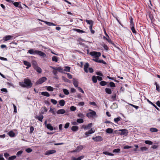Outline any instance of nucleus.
<instances>
[{
    "label": "nucleus",
    "mask_w": 160,
    "mask_h": 160,
    "mask_svg": "<svg viewBox=\"0 0 160 160\" xmlns=\"http://www.w3.org/2000/svg\"><path fill=\"white\" fill-rule=\"evenodd\" d=\"M8 135L11 137H14L15 135V133L12 131H10L8 133Z\"/></svg>",
    "instance_id": "nucleus-24"
},
{
    "label": "nucleus",
    "mask_w": 160,
    "mask_h": 160,
    "mask_svg": "<svg viewBox=\"0 0 160 160\" xmlns=\"http://www.w3.org/2000/svg\"><path fill=\"white\" fill-rule=\"evenodd\" d=\"M97 77L95 76H93L92 77V80L94 83H96L97 82Z\"/></svg>",
    "instance_id": "nucleus-34"
},
{
    "label": "nucleus",
    "mask_w": 160,
    "mask_h": 160,
    "mask_svg": "<svg viewBox=\"0 0 160 160\" xmlns=\"http://www.w3.org/2000/svg\"><path fill=\"white\" fill-rule=\"evenodd\" d=\"M23 63L24 65L26 66L27 67H26V68L27 69H28L30 67H31V64L30 63L26 61H23Z\"/></svg>",
    "instance_id": "nucleus-13"
},
{
    "label": "nucleus",
    "mask_w": 160,
    "mask_h": 160,
    "mask_svg": "<svg viewBox=\"0 0 160 160\" xmlns=\"http://www.w3.org/2000/svg\"><path fill=\"white\" fill-rule=\"evenodd\" d=\"M120 149L119 148H117L116 149H114L112 152L113 153L114 152H118L120 151Z\"/></svg>",
    "instance_id": "nucleus-51"
},
{
    "label": "nucleus",
    "mask_w": 160,
    "mask_h": 160,
    "mask_svg": "<svg viewBox=\"0 0 160 160\" xmlns=\"http://www.w3.org/2000/svg\"><path fill=\"white\" fill-rule=\"evenodd\" d=\"M46 127L48 129H49L51 131H52L54 130V128L50 123L48 124L47 125Z\"/></svg>",
    "instance_id": "nucleus-16"
},
{
    "label": "nucleus",
    "mask_w": 160,
    "mask_h": 160,
    "mask_svg": "<svg viewBox=\"0 0 160 160\" xmlns=\"http://www.w3.org/2000/svg\"><path fill=\"white\" fill-rule=\"evenodd\" d=\"M78 117L81 118H84V115L82 113H79L78 114Z\"/></svg>",
    "instance_id": "nucleus-48"
},
{
    "label": "nucleus",
    "mask_w": 160,
    "mask_h": 160,
    "mask_svg": "<svg viewBox=\"0 0 160 160\" xmlns=\"http://www.w3.org/2000/svg\"><path fill=\"white\" fill-rule=\"evenodd\" d=\"M51 68L52 69H53L57 70L58 71L60 72H63V70L62 68L61 67H51Z\"/></svg>",
    "instance_id": "nucleus-11"
},
{
    "label": "nucleus",
    "mask_w": 160,
    "mask_h": 160,
    "mask_svg": "<svg viewBox=\"0 0 160 160\" xmlns=\"http://www.w3.org/2000/svg\"><path fill=\"white\" fill-rule=\"evenodd\" d=\"M4 156L6 158H7L9 156V154L8 153H5L4 154Z\"/></svg>",
    "instance_id": "nucleus-63"
},
{
    "label": "nucleus",
    "mask_w": 160,
    "mask_h": 160,
    "mask_svg": "<svg viewBox=\"0 0 160 160\" xmlns=\"http://www.w3.org/2000/svg\"><path fill=\"white\" fill-rule=\"evenodd\" d=\"M77 122L78 123H82L84 122V121L82 118H79L77 120Z\"/></svg>",
    "instance_id": "nucleus-37"
},
{
    "label": "nucleus",
    "mask_w": 160,
    "mask_h": 160,
    "mask_svg": "<svg viewBox=\"0 0 160 160\" xmlns=\"http://www.w3.org/2000/svg\"><path fill=\"white\" fill-rule=\"evenodd\" d=\"M33 84L32 83L31 81L29 79L25 78L24 82H19V85L23 88H31Z\"/></svg>",
    "instance_id": "nucleus-1"
},
{
    "label": "nucleus",
    "mask_w": 160,
    "mask_h": 160,
    "mask_svg": "<svg viewBox=\"0 0 160 160\" xmlns=\"http://www.w3.org/2000/svg\"><path fill=\"white\" fill-rule=\"evenodd\" d=\"M116 94H115L114 95H113L111 96V98L112 99V100H113L115 101L116 100Z\"/></svg>",
    "instance_id": "nucleus-53"
},
{
    "label": "nucleus",
    "mask_w": 160,
    "mask_h": 160,
    "mask_svg": "<svg viewBox=\"0 0 160 160\" xmlns=\"http://www.w3.org/2000/svg\"><path fill=\"white\" fill-rule=\"evenodd\" d=\"M73 30L79 33H85L86 32L83 30H80L78 29L74 28Z\"/></svg>",
    "instance_id": "nucleus-19"
},
{
    "label": "nucleus",
    "mask_w": 160,
    "mask_h": 160,
    "mask_svg": "<svg viewBox=\"0 0 160 160\" xmlns=\"http://www.w3.org/2000/svg\"><path fill=\"white\" fill-rule=\"evenodd\" d=\"M16 158V156L15 155L12 156L11 157H9L8 159V160H14Z\"/></svg>",
    "instance_id": "nucleus-46"
},
{
    "label": "nucleus",
    "mask_w": 160,
    "mask_h": 160,
    "mask_svg": "<svg viewBox=\"0 0 160 160\" xmlns=\"http://www.w3.org/2000/svg\"><path fill=\"white\" fill-rule=\"evenodd\" d=\"M83 148V146L82 145H80L77 147L76 148V151L78 152H79L81 150H82Z\"/></svg>",
    "instance_id": "nucleus-28"
},
{
    "label": "nucleus",
    "mask_w": 160,
    "mask_h": 160,
    "mask_svg": "<svg viewBox=\"0 0 160 160\" xmlns=\"http://www.w3.org/2000/svg\"><path fill=\"white\" fill-rule=\"evenodd\" d=\"M36 71L39 73H41L42 72V69L38 66H36L34 67Z\"/></svg>",
    "instance_id": "nucleus-21"
},
{
    "label": "nucleus",
    "mask_w": 160,
    "mask_h": 160,
    "mask_svg": "<svg viewBox=\"0 0 160 160\" xmlns=\"http://www.w3.org/2000/svg\"><path fill=\"white\" fill-rule=\"evenodd\" d=\"M62 90L65 94L68 95L69 94V92L67 89H63Z\"/></svg>",
    "instance_id": "nucleus-35"
},
{
    "label": "nucleus",
    "mask_w": 160,
    "mask_h": 160,
    "mask_svg": "<svg viewBox=\"0 0 160 160\" xmlns=\"http://www.w3.org/2000/svg\"><path fill=\"white\" fill-rule=\"evenodd\" d=\"M92 126V123H90L87 125H83L82 128H83L84 130H87L90 129Z\"/></svg>",
    "instance_id": "nucleus-7"
},
{
    "label": "nucleus",
    "mask_w": 160,
    "mask_h": 160,
    "mask_svg": "<svg viewBox=\"0 0 160 160\" xmlns=\"http://www.w3.org/2000/svg\"><path fill=\"white\" fill-rule=\"evenodd\" d=\"M106 40L108 41V42L110 43H111L113 45H114V44L113 42L111 41V40L109 38H106Z\"/></svg>",
    "instance_id": "nucleus-47"
},
{
    "label": "nucleus",
    "mask_w": 160,
    "mask_h": 160,
    "mask_svg": "<svg viewBox=\"0 0 160 160\" xmlns=\"http://www.w3.org/2000/svg\"><path fill=\"white\" fill-rule=\"evenodd\" d=\"M47 89L49 91H53V88L51 86H48L47 88Z\"/></svg>",
    "instance_id": "nucleus-44"
},
{
    "label": "nucleus",
    "mask_w": 160,
    "mask_h": 160,
    "mask_svg": "<svg viewBox=\"0 0 160 160\" xmlns=\"http://www.w3.org/2000/svg\"><path fill=\"white\" fill-rule=\"evenodd\" d=\"M78 130V127L77 126H73L71 128V130L73 132H76Z\"/></svg>",
    "instance_id": "nucleus-17"
},
{
    "label": "nucleus",
    "mask_w": 160,
    "mask_h": 160,
    "mask_svg": "<svg viewBox=\"0 0 160 160\" xmlns=\"http://www.w3.org/2000/svg\"><path fill=\"white\" fill-rule=\"evenodd\" d=\"M70 67L68 66H65L64 71L68 72H70Z\"/></svg>",
    "instance_id": "nucleus-42"
},
{
    "label": "nucleus",
    "mask_w": 160,
    "mask_h": 160,
    "mask_svg": "<svg viewBox=\"0 0 160 160\" xmlns=\"http://www.w3.org/2000/svg\"><path fill=\"white\" fill-rule=\"evenodd\" d=\"M96 115V112L94 111H92V112L87 113L86 116L89 118H91L95 116Z\"/></svg>",
    "instance_id": "nucleus-4"
},
{
    "label": "nucleus",
    "mask_w": 160,
    "mask_h": 160,
    "mask_svg": "<svg viewBox=\"0 0 160 160\" xmlns=\"http://www.w3.org/2000/svg\"><path fill=\"white\" fill-rule=\"evenodd\" d=\"M92 139L94 141L96 142L101 141L103 140L102 137L99 136L95 138L93 137Z\"/></svg>",
    "instance_id": "nucleus-8"
},
{
    "label": "nucleus",
    "mask_w": 160,
    "mask_h": 160,
    "mask_svg": "<svg viewBox=\"0 0 160 160\" xmlns=\"http://www.w3.org/2000/svg\"><path fill=\"white\" fill-rule=\"evenodd\" d=\"M105 90L106 92L108 94H110L112 93V90L111 89L109 88H106Z\"/></svg>",
    "instance_id": "nucleus-26"
},
{
    "label": "nucleus",
    "mask_w": 160,
    "mask_h": 160,
    "mask_svg": "<svg viewBox=\"0 0 160 160\" xmlns=\"http://www.w3.org/2000/svg\"><path fill=\"white\" fill-rule=\"evenodd\" d=\"M89 66V65L88 63V62L86 63L84 65V71L86 73H88V72L87 69L88 68Z\"/></svg>",
    "instance_id": "nucleus-14"
},
{
    "label": "nucleus",
    "mask_w": 160,
    "mask_h": 160,
    "mask_svg": "<svg viewBox=\"0 0 160 160\" xmlns=\"http://www.w3.org/2000/svg\"><path fill=\"white\" fill-rule=\"evenodd\" d=\"M103 154L105 155H108L109 156H113L114 155V154H113L109 153L107 152H103Z\"/></svg>",
    "instance_id": "nucleus-43"
},
{
    "label": "nucleus",
    "mask_w": 160,
    "mask_h": 160,
    "mask_svg": "<svg viewBox=\"0 0 160 160\" xmlns=\"http://www.w3.org/2000/svg\"><path fill=\"white\" fill-rule=\"evenodd\" d=\"M96 74L99 76L102 77L103 76V74L101 72H96Z\"/></svg>",
    "instance_id": "nucleus-59"
},
{
    "label": "nucleus",
    "mask_w": 160,
    "mask_h": 160,
    "mask_svg": "<svg viewBox=\"0 0 160 160\" xmlns=\"http://www.w3.org/2000/svg\"><path fill=\"white\" fill-rule=\"evenodd\" d=\"M77 88H78V90L80 91V92H81L84 93V92L83 90L80 87H77Z\"/></svg>",
    "instance_id": "nucleus-56"
},
{
    "label": "nucleus",
    "mask_w": 160,
    "mask_h": 160,
    "mask_svg": "<svg viewBox=\"0 0 160 160\" xmlns=\"http://www.w3.org/2000/svg\"><path fill=\"white\" fill-rule=\"evenodd\" d=\"M147 101L148 102H149L150 104L152 105L154 107L158 110L159 111V109L158 108L157 106L153 104V103H152L148 99H147Z\"/></svg>",
    "instance_id": "nucleus-20"
},
{
    "label": "nucleus",
    "mask_w": 160,
    "mask_h": 160,
    "mask_svg": "<svg viewBox=\"0 0 160 160\" xmlns=\"http://www.w3.org/2000/svg\"><path fill=\"white\" fill-rule=\"evenodd\" d=\"M51 101L54 105L56 104L57 103V101L53 99H51Z\"/></svg>",
    "instance_id": "nucleus-49"
},
{
    "label": "nucleus",
    "mask_w": 160,
    "mask_h": 160,
    "mask_svg": "<svg viewBox=\"0 0 160 160\" xmlns=\"http://www.w3.org/2000/svg\"><path fill=\"white\" fill-rule=\"evenodd\" d=\"M84 158V156H81L80 157H78V158H76L74 157H72V160H81Z\"/></svg>",
    "instance_id": "nucleus-25"
},
{
    "label": "nucleus",
    "mask_w": 160,
    "mask_h": 160,
    "mask_svg": "<svg viewBox=\"0 0 160 160\" xmlns=\"http://www.w3.org/2000/svg\"><path fill=\"white\" fill-rule=\"evenodd\" d=\"M12 38V36L10 35L4 37V39L5 41H7L8 40L11 39Z\"/></svg>",
    "instance_id": "nucleus-32"
},
{
    "label": "nucleus",
    "mask_w": 160,
    "mask_h": 160,
    "mask_svg": "<svg viewBox=\"0 0 160 160\" xmlns=\"http://www.w3.org/2000/svg\"><path fill=\"white\" fill-rule=\"evenodd\" d=\"M23 152V151L22 150L19 151H18L17 153V155L19 156Z\"/></svg>",
    "instance_id": "nucleus-61"
},
{
    "label": "nucleus",
    "mask_w": 160,
    "mask_h": 160,
    "mask_svg": "<svg viewBox=\"0 0 160 160\" xmlns=\"http://www.w3.org/2000/svg\"><path fill=\"white\" fill-rule=\"evenodd\" d=\"M28 53H29L30 54H38L40 56L43 57H45L46 56L44 52L38 50H35L33 49H31L28 50Z\"/></svg>",
    "instance_id": "nucleus-2"
},
{
    "label": "nucleus",
    "mask_w": 160,
    "mask_h": 160,
    "mask_svg": "<svg viewBox=\"0 0 160 160\" xmlns=\"http://www.w3.org/2000/svg\"><path fill=\"white\" fill-rule=\"evenodd\" d=\"M70 125V123L69 122H67L65 125L64 128H68Z\"/></svg>",
    "instance_id": "nucleus-54"
},
{
    "label": "nucleus",
    "mask_w": 160,
    "mask_h": 160,
    "mask_svg": "<svg viewBox=\"0 0 160 160\" xmlns=\"http://www.w3.org/2000/svg\"><path fill=\"white\" fill-rule=\"evenodd\" d=\"M140 150L142 151H146L147 149V148L146 147H142L140 148Z\"/></svg>",
    "instance_id": "nucleus-57"
},
{
    "label": "nucleus",
    "mask_w": 160,
    "mask_h": 160,
    "mask_svg": "<svg viewBox=\"0 0 160 160\" xmlns=\"http://www.w3.org/2000/svg\"><path fill=\"white\" fill-rule=\"evenodd\" d=\"M150 131L151 132H157L158 131V130L156 128H152L150 129Z\"/></svg>",
    "instance_id": "nucleus-29"
},
{
    "label": "nucleus",
    "mask_w": 160,
    "mask_h": 160,
    "mask_svg": "<svg viewBox=\"0 0 160 160\" xmlns=\"http://www.w3.org/2000/svg\"><path fill=\"white\" fill-rule=\"evenodd\" d=\"M65 101L63 100H60L59 101V104L60 106H63L65 105Z\"/></svg>",
    "instance_id": "nucleus-31"
},
{
    "label": "nucleus",
    "mask_w": 160,
    "mask_h": 160,
    "mask_svg": "<svg viewBox=\"0 0 160 160\" xmlns=\"http://www.w3.org/2000/svg\"><path fill=\"white\" fill-rule=\"evenodd\" d=\"M68 78L69 79H71L72 78V75H71L69 73H66Z\"/></svg>",
    "instance_id": "nucleus-64"
},
{
    "label": "nucleus",
    "mask_w": 160,
    "mask_h": 160,
    "mask_svg": "<svg viewBox=\"0 0 160 160\" xmlns=\"http://www.w3.org/2000/svg\"><path fill=\"white\" fill-rule=\"evenodd\" d=\"M155 84L156 85V90H157L158 92H160V88L159 85L158 84L157 82H155Z\"/></svg>",
    "instance_id": "nucleus-33"
},
{
    "label": "nucleus",
    "mask_w": 160,
    "mask_h": 160,
    "mask_svg": "<svg viewBox=\"0 0 160 160\" xmlns=\"http://www.w3.org/2000/svg\"><path fill=\"white\" fill-rule=\"evenodd\" d=\"M13 4L16 7H18L19 5V2H15L13 3Z\"/></svg>",
    "instance_id": "nucleus-58"
},
{
    "label": "nucleus",
    "mask_w": 160,
    "mask_h": 160,
    "mask_svg": "<svg viewBox=\"0 0 160 160\" xmlns=\"http://www.w3.org/2000/svg\"><path fill=\"white\" fill-rule=\"evenodd\" d=\"M98 62L102 63L105 65H106L107 64L106 63L102 60H99L98 61Z\"/></svg>",
    "instance_id": "nucleus-60"
},
{
    "label": "nucleus",
    "mask_w": 160,
    "mask_h": 160,
    "mask_svg": "<svg viewBox=\"0 0 160 160\" xmlns=\"http://www.w3.org/2000/svg\"><path fill=\"white\" fill-rule=\"evenodd\" d=\"M102 46L103 47L104 49L105 50H107V51L108 50V49H109L108 48L107 45H106L105 44H104Z\"/></svg>",
    "instance_id": "nucleus-55"
},
{
    "label": "nucleus",
    "mask_w": 160,
    "mask_h": 160,
    "mask_svg": "<svg viewBox=\"0 0 160 160\" xmlns=\"http://www.w3.org/2000/svg\"><path fill=\"white\" fill-rule=\"evenodd\" d=\"M90 55L92 56H94V58H98L101 56V53L99 52L93 51L90 52Z\"/></svg>",
    "instance_id": "nucleus-3"
},
{
    "label": "nucleus",
    "mask_w": 160,
    "mask_h": 160,
    "mask_svg": "<svg viewBox=\"0 0 160 160\" xmlns=\"http://www.w3.org/2000/svg\"><path fill=\"white\" fill-rule=\"evenodd\" d=\"M85 21L88 24H89L90 25H93L94 22L92 20H88L86 19L85 20Z\"/></svg>",
    "instance_id": "nucleus-23"
},
{
    "label": "nucleus",
    "mask_w": 160,
    "mask_h": 160,
    "mask_svg": "<svg viewBox=\"0 0 160 160\" xmlns=\"http://www.w3.org/2000/svg\"><path fill=\"white\" fill-rule=\"evenodd\" d=\"M25 151L27 152L30 153L31 152L32 150L31 148H29L26 149Z\"/></svg>",
    "instance_id": "nucleus-52"
},
{
    "label": "nucleus",
    "mask_w": 160,
    "mask_h": 160,
    "mask_svg": "<svg viewBox=\"0 0 160 160\" xmlns=\"http://www.w3.org/2000/svg\"><path fill=\"white\" fill-rule=\"evenodd\" d=\"M145 143L149 145H152V142L150 140H146L145 141Z\"/></svg>",
    "instance_id": "nucleus-45"
},
{
    "label": "nucleus",
    "mask_w": 160,
    "mask_h": 160,
    "mask_svg": "<svg viewBox=\"0 0 160 160\" xmlns=\"http://www.w3.org/2000/svg\"><path fill=\"white\" fill-rule=\"evenodd\" d=\"M113 130L111 128H108L106 130V132L109 134L112 133Z\"/></svg>",
    "instance_id": "nucleus-22"
},
{
    "label": "nucleus",
    "mask_w": 160,
    "mask_h": 160,
    "mask_svg": "<svg viewBox=\"0 0 160 160\" xmlns=\"http://www.w3.org/2000/svg\"><path fill=\"white\" fill-rule=\"evenodd\" d=\"M41 94L43 96L48 97L50 96L49 94L47 92H41Z\"/></svg>",
    "instance_id": "nucleus-27"
},
{
    "label": "nucleus",
    "mask_w": 160,
    "mask_h": 160,
    "mask_svg": "<svg viewBox=\"0 0 160 160\" xmlns=\"http://www.w3.org/2000/svg\"><path fill=\"white\" fill-rule=\"evenodd\" d=\"M121 119V118L119 117L117 118H115L114 119V121L116 123H118V122Z\"/></svg>",
    "instance_id": "nucleus-39"
},
{
    "label": "nucleus",
    "mask_w": 160,
    "mask_h": 160,
    "mask_svg": "<svg viewBox=\"0 0 160 160\" xmlns=\"http://www.w3.org/2000/svg\"><path fill=\"white\" fill-rule=\"evenodd\" d=\"M118 131L121 132V133L120 134L121 135H124L125 136H126L128 133V131L127 129H119Z\"/></svg>",
    "instance_id": "nucleus-6"
},
{
    "label": "nucleus",
    "mask_w": 160,
    "mask_h": 160,
    "mask_svg": "<svg viewBox=\"0 0 160 160\" xmlns=\"http://www.w3.org/2000/svg\"><path fill=\"white\" fill-rule=\"evenodd\" d=\"M109 85L110 87L111 88H114L116 87L115 84L112 82H109Z\"/></svg>",
    "instance_id": "nucleus-41"
},
{
    "label": "nucleus",
    "mask_w": 160,
    "mask_h": 160,
    "mask_svg": "<svg viewBox=\"0 0 160 160\" xmlns=\"http://www.w3.org/2000/svg\"><path fill=\"white\" fill-rule=\"evenodd\" d=\"M66 112L65 110L64 109H60L58 110L57 113L58 114H63L65 113Z\"/></svg>",
    "instance_id": "nucleus-15"
},
{
    "label": "nucleus",
    "mask_w": 160,
    "mask_h": 160,
    "mask_svg": "<svg viewBox=\"0 0 160 160\" xmlns=\"http://www.w3.org/2000/svg\"><path fill=\"white\" fill-rule=\"evenodd\" d=\"M52 60L53 61L57 62L58 61V58L56 56H54L52 58Z\"/></svg>",
    "instance_id": "nucleus-40"
},
{
    "label": "nucleus",
    "mask_w": 160,
    "mask_h": 160,
    "mask_svg": "<svg viewBox=\"0 0 160 160\" xmlns=\"http://www.w3.org/2000/svg\"><path fill=\"white\" fill-rule=\"evenodd\" d=\"M44 22L47 24V25L49 26H55L56 25V24L54 23L47 21H44Z\"/></svg>",
    "instance_id": "nucleus-18"
},
{
    "label": "nucleus",
    "mask_w": 160,
    "mask_h": 160,
    "mask_svg": "<svg viewBox=\"0 0 160 160\" xmlns=\"http://www.w3.org/2000/svg\"><path fill=\"white\" fill-rule=\"evenodd\" d=\"M78 80L77 79H76L75 78H73V83L74 85V86L76 87L77 88L78 87Z\"/></svg>",
    "instance_id": "nucleus-12"
},
{
    "label": "nucleus",
    "mask_w": 160,
    "mask_h": 160,
    "mask_svg": "<svg viewBox=\"0 0 160 160\" xmlns=\"http://www.w3.org/2000/svg\"><path fill=\"white\" fill-rule=\"evenodd\" d=\"M47 79L45 77H43L39 79L36 82V84L37 85L42 84L47 80Z\"/></svg>",
    "instance_id": "nucleus-5"
},
{
    "label": "nucleus",
    "mask_w": 160,
    "mask_h": 160,
    "mask_svg": "<svg viewBox=\"0 0 160 160\" xmlns=\"http://www.w3.org/2000/svg\"><path fill=\"white\" fill-rule=\"evenodd\" d=\"M70 109L71 111H74L76 109V108L74 106H72L70 108Z\"/></svg>",
    "instance_id": "nucleus-50"
},
{
    "label": "nucleus",
    "mask_w": 160,
    "mask_h": 160,
    "mask_svg": "<svg viewBox=\"0 0 160 160\" xmlns=\"http://www.w3.org/2000/svg\"><path fill=\"white\" fill-rule=\"evenodd\" d=\"M36 119L38 120L41 122H42V119L43 118V116L41 114H39L38 116L36 115L35 117Z\"/></svg>",
    "instance_id": "nucleus-10"
},
{
    "label": "nucleus",
    "mask_w": 160,
    "mask_h": 160,
    "mask_svg": "<svg viewBox=\"0 0 160 160\" xmlns=\"http://www.w3.org/2000/svg\"><path fill=\"white\" fill-rule=\"evenodd\" d=\"M131 28V30L132 32L133 33L136 34V31L134 27H132Z\"/></svg>",
    "instance_id": "nucleus-62"
},
{
    "label": "nucleus",
    "mask_w": 160,
    "mask_h": 160,
    "mask_svg": "<svg viewBox=\"0 0 160 160\" xmlns=\"http://www.w3.org/2000/svg\"><path fill=\"white\" fill-rule=\"evenodd\" d=\"M62 79L63 80H64L65 82H68L69 83H70L71 82L67 78L65 77L62 76Z\"/></svg>",
    "instance_id": "nucleus-38"
},
{
    "label": "nucleus",
    "mask_w": 160,
    "mask_h": 160,
    "mask_svg": "<svg viewBox=\"0 0 160 160\" xmlns=\"http://www.w3.org/2000/svg\"><path fill=\"white\" fill-rule=\"evenodd\" d=\"M56 151L55 150H48L45 153V155H49L50 154H52L56 153Z\"/></svg>",
    "instance_id": "nucleus-9"
},
{
    "label": "nucleus",
    "mask_w": 160,
    "mask_h": 160,
    "mask_svg": "<svg viewBox=\"0 0 160 160\" xmlns=\"http://www.w3.org/2000/svg\"><path fill=\"white\" fill-rule=\"evenodd\" d=\"M107 84V82L104 81H101L100 82V84L102 86H104Z\"/></svg>",
    "instance_id": "nucleus-36"
},
{
    "label": "nucleus",
    "mask_w": 160,
    "mask_h": 160,
    "mask_svg": "<svg viewBox=\"0 0 160 160\" xmlns=\"http://www.w3.org/2000/svg\"><path fill=\"white\" fill-rule=\"evenodd\" d=\"M149 17L151 21L152 22H153L154 21V19L153 15L151 13H150L149 14Z\"/></svg>",
    "instance_id": "nucleus-30"
}]
</instances>
